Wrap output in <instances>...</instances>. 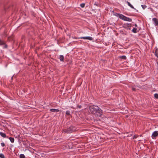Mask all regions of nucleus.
<instances>
[{
    "label": "nucleus",
    "instance_id": "obj_24",
    "mask_svg": "<svg viewBox=\"0 0 158 158\" xmlns=\"http://www.w3.org/2000/svg\"><path fill=\"white\" fill-rule=\"evenodd\" d=\"M135 27H137V24H135Z\"/></svg>",
    "mask_w": 158,
    "mask_h": 158
},
{
    "label": "nucleus",
    "instance_id": "obj_5",
    "mask_svg": "<svg viewBox=\"0 0 158 158\" xmlns=\"http://www.w3.org/2000/svg\"><path fill=\"white\" fill-rule=\"evenodd\" d=\"M152 20L153 22V23L155 26H156L158 25V20L156 18L152 19Z\"/></svg>",
    "mask_w": 158,
    "mask_h": 158
},
{
    "label": "nucleus",
    "instance_id": "obj_8",
    "mask_svg": "<svg viewBox=\"0 0 158 158\" xmlns=\"http://www.w3.org/2000/svg\"><path fill=\"white\" fill-rule=\"evenodd\" d=\"M127 3L128 5L130 7H131V8L135 10L136 9L135 8H134V7L132 5H131V4L130 3V2H128V1H127Z\"/></svg>",
    "mask_w": 158,
    "mask_h": 158
},
{
    "label": "nucleus",
    "instance_id": "obj_21",
    "mask_svg": "<svg viewBox=\"0 0 158 158\" xmlns=\"http://www.w3.org/2000/svg\"><path fill=\"white\" fill-rule=\"evenodd\" d=\"M1 144L2 147H4L5 146V144L3 142L1 143Z\"/></svg>",
    "mask_w": 158,
    "mask_h": 158
},
{
    "label": "nucleus",
    "instance_id": "obj_15",
    "mask_svg": "<svg viewBox=\"0 0 158 158\" xmlns=\"http://www.w3.org/2000/svg\"><path fill=\"white\" fill-rule=\"evenodd\" d=\"M154 97L155 98L158 99V94H155L154 95Z\"/></svg>",
    "mask_w": 158,
    "mask_h": 158
},
{
    "label": "nucleus",
    "instance_id": "obj_17",
    "mask_svg": "<svg viewBox=\"0 0 158 158\" xmlns=\"http://www.w3.org/2000/svg\"><path fill=\"white\" fill-rule=\"evenodd\" d=\"M0 157L1 158H5V156L2 153L0 154Z\"/></svg>",
    "mask_w": 158,
    "mask_h": 158
},
{
    "label": "nucleus",
    "instance_id": "obj_20",
    "mask_svg": "<svg viewBox=\"0 0 158 158\" xmlns=\"http://www.w3.org/2000/svg\"><path fill=\"white\" fill-rule=\"evenodd\" d=\"M85 4L84 3H82L80 4V6L82 7H84L85 6Z\"/></svg>",
    "mask_w": 158,
    "mask_h": 158
},
{
    "label": "nucleus",
    "instance_id": "obj_12",
    "mask_svg": "<svg viewBox=\"0 0 158 158\" xmlns=\"http://www.w3.org/2000/svg\"><path fill=\"white\" fill-rule=\"evenodd\" d=\"M137 28H134L132 30V31L134 33H136L137 32Z\"/></svg>",
    "mask_w": 158,
    "mask_h": 158
},
{
    "label": "nucleus",
    "instance_id": "obj_26",
    "mask_svg": "<svg viewBox=\"0 0 158 158\" xmlns=\"http://www.w3.org/2000/svg\"><path fill=\"white\" fill-rule=\"evenodd\" d=\"M94 4V5H97V4H96V2H95V3Z\"/></svg>",
    "mask_w": 158,
    "mask_h": 158
},
{
    "label": "nucleus",
    "instance_id": "obj_22",
    "mask_svg": "<svg viewBox=\"0 0 158 158\" xmlns=\"http://www.w3.org/2000/svg\"><path fill=\"white\" fill-rule=\"evenodd\" d=\"M99 117H100V115H102V114H100V112H102V110H100V109H99Z\"/></svg>",
    "mask_w": 158,
    "mask_h": 158
},
{
    "label": "nucleus",
    "instance_id": "obj_1",
    "mask_svg": "<svg viewBox=\"0 0 158 158\" xmlns=\"http://www.w3.org/2000/svg\"><path fill=\"white\" fill-rule=\"evenodd\" d=\"M115 15L117 17H118L119 18L124 21L131 22L132 19L129 17H127L119 13H116Z\"/></svg>",
    "mask_w": 158,
    "mask_h": 158
},
{
    "label": "nucleus",
    "instance_id": "obj_16",
    "mask_svg": "<svg viewBox=\"0 0 158 158\" xmlns=\"http://www.w3.org/2000/svg\"><path fill=\"white\" fill-rule=\"evenodd\" d=\"M141 6L143 9H145L147 7V6L145 5H142Z\"/></svg>",
    "mask_w": 158,
    "mask_h": 158
},
{
    "label": "nucleus",
    "instance_id": "obj_11",
    "mask_svg": "<svg viewBox=\"0 0 158 158\" xmlns=\"http://www.w3.org/2000/svg\"><path fill=\"white\" fill-rule=\"evenodd\" d=\"M60 59L61 61H63L64 60V56L63 55L60 56Z\"/></svg>",
    "mask_w": 158,
    "mask_h": 158
},
{
    "label": "nucleus",
    "instance_id": "obj_25",
    "mask_svg": "<svg viewBox=\"0 0 158 158\" xmlns=\"http://www.w3.org/2000/svg\"><path fill=\"white\" fill-rule=\"evenodd\" d=\"M70 130H68V131H67V132H69H69H70Z\"/></svg>",
    "mask_w": 158,
    "mask_h": 158
},
{
    "label": "nucleus",
    "instance_id": "obj_28",
    "mask_svg": "<svg viewBox=\"0 0 158 158\" xmlns=\"http://www.w3.org/2000/svg\"><path fill=\"white\" fill-rule=\"evenodd\" d=\"M71 127H70V128H69V129H71Z\"/></svg>",
    "mask_w": 158,
    "mask_h": 158
},
{
    "label": "nucleus",
    "instance_id": "obj_19",
    "mask_svg": "<svg viewBox=\"0 0 158 158\" xmlns=\"http://www.w3.org/2000/svg\"><path fill=\"white\" fill-rule=\"evenodd\" d=\"M70 112L69 111H66V114L68 115H69L70 114Z\"/></svg>",
    "mask_w": 158,
    "mask_h": 158
},
{
    "label": "nucleus",
    "instance_id": "obj_10",
    "mask_svg": "<svg viewBox=\"0 0 158 158\" xmlns=\"http://www.w3.org/2000/svg\"><path fill=\"white\" fill-rule=\"evenodd\" d=\"M9 139H10L11 143H13L14 142V139L13 138L10 137L9 138Z\"/></svg>",
    "mask_w": 158,
    "mask_h": 158
},
{
    "label": "nucleus",
    "instance_id": "obj_6",
    "mask_svg": "<svg viewBox=\"0 0 158 158\" xmlns=\"http://www.w3.org/2000/svg\"><path fill=\"white\" fill-rule=\"evenodd\" d=\"M81 38L85 40H93V38L90 36L83 37H81Z\"/></svg>",
    "mask_w": 158,
    "mask_h": 158
},
{
    "label": "nucleus",
    "instance_id": "obj_3",
    "mask_svg": "<svg viewBox=\"0 0 158 158\" xmlns=\"http://www.w3.org/2000/svg\"><path fill=\"white\" fill-rule=\"evenodd\" d=\"M131 23H124L123 25V27L127 30H131Z\"/></svg>",
    "mask_w": 158,
    "mask_h": 158
},
{
    "label": "nucleus",
    "instance_id": "obj_18",
    "mask_svg": "<svg viewBox=\"0 0 158 158\" xmlns=\"http://www.w3.org/2000/svg\"><path fill=\"white\" fill-rule=\"evenodd\" d=\"M4 42L0 40V45L4 44Z\"/></svg>",
    "mask_w": 158,
    "mask_h": 158
},
{
    "label": "nucleus",
    "instance_id": "obj_13",
    "mask_svg": "<svg viewBox=\"0 0 158 158\" xmlns=\"http://www.w3.org/2000/svg\"><path fill=\"white\" fill-rule=\"evenodd\" d=\"M20 158H25V156L23 154H21L19 156Z\"/></svg>",
    "mask_w": 158,
    "mask_h": 158
},
{
    "label": "nucleus",
    "instance_id": "obj_14",
    "mask_svg": "<svg viewBox=\"0 0 158 158\" xmlns=\"http://www.w3.org/2000/svg\"><path fill=\"white\" fill-rule=\"evenodd\" d=\"M120 58L123 60H126V57L125 56H122L120 57Z\"/></svg>",
    "mask_w": 158,
    "mask_h": 158
},
{
    "label": "nucleus",
    "instance_id": "obj_2",
    "mask_svg": "<svg viewBox=\"0 0 158 158\" xmlns=\"http://www.w3.org/2000/svg\"><path fill=\"white\" fill-rule=\"evenodd\" d=\"M98 107L95 106H91L89 107V110L90 112L94 114L96 112Z\"/></svg>",
    "mask_w": 158,
    "mask_h": 158
},
{
    "label": "nucleus",
    "instance_id": "obj_23",
    "mask_svg": "<svg viewBox=\"0 0 158 158\" xmlns=\"http://www.w3.org/2000/svg\"><path fill=\"white\" fill-rule=\"evenodd\" d=\"M132 90H133V91H135V88L134 87H132Z\"/></svg>",
    "mask_w": 158,
    "mask_h": 158
},
{
    "label": "nucleus",
    "instance_id": "obj_4",
    "mask_svg": "<svg viewBox=\"0 0 158 158\" xmlns=\"http://www.w3.org/2000/svg\"><path fill=\"white\" fill-rule=\"evenodd\" d=\"M158 136V131H155L153 132L152 135V139H154Z\"/></svg>",
    "mask_w": 158,
    "mask_h": 158
},
{
    "label": "nucleus",
    "instance_id": "obj_27",
    "mask_svg": "<svg viewBox=\"0 0 158 158\" xmlns=\"http://www.w3.org/2000/svg\"><path fill=\"white\" fill-rule=\"evenodd\" d=\"M79 108H81V106H79Z\"/></svg>",
    "mask_w": 158,
    "mask_h": 158
},
{
    "label": "nucleus",
    "instance_id": "obj_7",
    "mask_svg": "<svg viewBox=\"0 0 158 158\" xmlns=\"http://www.w3.org/2000/svg\"><path fill=\"white\" fill-rule=\"evenodd\" d=\"M50 111L51 112H59V110L58 109H52L50 110Z\"/></svg>",
    "mask_w": 158,
    "mask_h": 158
},
{
    "label": "nucleus",
    "instance_id": "obj_9",
    "mask_svg": "<svg viewBox=\"0 0 158 158\" xmlns=\"http://www.w3.org/2000/svg\"><path fill=\"white\" fill-rule=\"evenodd\" d=\"M0 135L1 136L4 138H5L6 137V134L5 133H3L2 132H0Z\"/></svg>",
    "mask_w": 158,
    "mask_h": 158
}]
</instances>
